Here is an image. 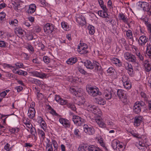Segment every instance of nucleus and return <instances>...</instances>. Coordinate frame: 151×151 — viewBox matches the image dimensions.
Wrapping results in <instances>:
<instances>
[{
	"label": "nucleus",
	"instance_id": "28",
	"mask_svg": "<svg viewBox=\"0 0 151 151\" xmlns=\"http://www.w3.org/2000/svg\"><path fill=\"white\" fill-rule=\"evenodd\" d=\"M151 6H150L148 3L145 2L143 7V10L144 11L149 12Z\"/></svg>",
	"mask_w": 151,
	"mask_h": 151
},
{
	"label": "nucleus",
	"instance_id": "21",
	"mask_svg": "<svg viewBox=\"0 0 151 151\" xmlns=\"http://www.w3.org/2000/svg\"><path fill=\"white\" fill-rule=\"evenodd\" d=\"M78 61V59L76 57L71 58L68 59L66 61L68 64L72 65L75 64Z\"/></svg>",
	"mask_w": 151,
	"mask_h": 151
},
{
	"label": "nucleus",
	"instance_id": "62",
	"mask_svg": "<svg viewBox=\"0 0 151 151\" xmlns=\"http://www.w3.org/2000/svg\"><path fill=\"white\" fill-rule=\"evenodd\" d=\"M23 24L27 27H29L30 26L29 21L27 20H24L23 21Z\"/></svg>",
	"mask_w": 151,
	"mask_h": 151
},
{
	"label": "nucleus",
	"instance_id": "23",
	"mask_svg": "<svg viewBox=\"0 0 151 151\" xmlns=\"http://www.w3.org/2000/svg\"><path fill=\"white\" fill-rule=\"evenodd\" d=\"M96 103L100 105H104L106 104V101L105 99L103 98L100 97L96 99Z\"/></svg>",
	"mask_w": 151,
	"mask_h": 151
},
{
	"label": "nucleus",
	"instance_id": "5",
	"mask_svg": "<svg viewBox=\"0 0 151 151\" xmlns=\"http://www.w3.org/2000/svg\"><path fill=\"white\" fill-rule=\"evenodd\" d=\"M117 94L121 101L123 102L127 101V96L126 95V92L122 89H118Z\"/></svg>",
	"mask_w": 151,
	"mask_h": 151
},
{
	"label": "nucleus",
	"instance_id": "26",
	"mask_svg": "<svg viewBox=\"0 0 151 151\" xmlns=\"http://www.w3.org/2000/svg\"><path fill=\"white\" fill-rule=\"evenodd\" d=\"M136 146L140 150H145L147 149V146L145 145L144 144H142L140 142L138 143H137L136 145Z\"/></svg>",
	"mask_w": 151,
	"mask_h": 151
},
{
	"label": "nucleus",
	"instance_id": "6",
	"mask_svg": "<svg viewBox=\"0 0 151 151\" xmlns=\"http://www.w3.org/2000/svg\"><path fill=\"white\" fill-rule=\"evenodd\" d=\"M72 120L75 124L78 126H81L83 124L84 119L78 116L74 115Z\"/></svg>",
	"mask_w": 151,
	"mask_h": 151
},
{
	"label": "nucleus",
	"instance_id": "15",
	"mask_svg": "<svg viewBox=\"0 0 151 151\" xmlns=\"http://www.w3.org/2000/svg\"><path fill=\"white\" fill-rule=\"evenodd\" d=\"M88 48L87 45H86L84 47H80L78 46V48L80 50H78L79 53L81 54H87L88 53V51L87 50Z\"/></svg>",
	"mask_w": 151,
	"mask_h": 151
},
{
	"label": "nucleus",
	"instance_id": "22",
	"mask_svg": "<svg viewBox=\"0 0 151 151\" xmlns=\"http://www.w3.org/2000/svg\"><path fill=\"white\" fill-rule=\"evenodd\" d=\"M36 6L35 4H31L29 5L27 10L28 13L32 14L35 11Z\"/></svg>",
	"mask_w": 151,
	"mask_h": 151
},
{
	"label": "nucleus",
	"instance_id": "4",
	"mask_svg": "<svg viewBox=\"0 0 151 151\" xmlns=\"http://www.w3.org/2000/svg\"><path fill=\"white\" fill-rule=\"evenodd\" d=\"M43 29L44 32L48 35L51 34L57 29L54 25L49 23L46 24L44 27Z\"/></svg>",
	"mask_w": 151,
	"mask_h": 151
},
{
	"label": "nucleus",
	"instance_id": "45",
	"mask_svg": "<svg viewBox=\"0 0 151 151\" xmlns=\"http://www.w3.org/2000/svg\"><path fill=\"white\" fill-rule=\"evenodd\" d=\"M70 125V123L68 120H65V122L63 125V126L66 128L69 127Z\"/></svg>",
	"mask_w": 151,
	"mask_h": 151
},
{
	"label": "nucleus",
	"instance_id": "1",
	"mask_svg": "<svg viewBox=\"0 0 151 151\" xmlns=\"http://www.w3.org/2000/svg\"><path fill=\"white\" fill-rule=\"evenodd\" d=\"M95 87H94L89 85H88L86 86V90L88 94L93 97L101 95V93L99 91V88Z\"/></svg>",
	"mask_w": 151,
	"mask_h": 151
},
{
	"label": "nucleus",
	"instance_id": "50",
	"mask_svg": "<svg viewBox=\"0 0 151 151\" xmlns=\"http://www.w3.org/2000/svg\"><path fill=\"white\" fill-rule=\"evenodd\" d=\"M20 7H21L20 4L18 3L16 5H15V6H13L14 9L17 11H18V10H20Z\"/></svg>",
	"mask_w": 151,
	"mask_h": 151
},
{
	"label": "nucleus",
	"instance_id": "34",
	"mask_svg": "<svg viewBox=\"0 0 151 151\" xmlns=\"http://www.w3.org/2000/svg\"><path fill=\"white\" fill-rule=\"evenodd\" d=\"M97 148L94 145H90L88 147V151H97Z\"/></svg>",
	"mask_w": 151,
	"mask_h": 151
},
{
	"label": "nucleus",
	"instance_id": "29",
	"mask_svg": "<svg viewBox=\"0 0 151 151\" xmlns=\"http://www.w3.org/2000/svg\"><path fill=\"white\" fill-rule=\"evenodd\" d=\"M123 83V86L124 88L127 89H130L132 87V84L130 81H127Z\"/></svg>",
	"mask_w": 151,
	"mask_h": 151
},
{
	"label": "nucleus",
	"instance_id": "61",
	"mask_svg": "<svg viewBox=\"0 0 151 151\" xmlns=\"http://www.w3.org/2000/svg\"><path fill=\"white\" fill-rule=\"evenodd\" d=\"M41 123V128L44 130H45V128H44V127H45L46 126V124L45 121H43V122H40Z\"/></svg>",
	"mask_w": 151,
	"mask_h": 151
},
{
	"label": "nucleus",
	"instance_id": "10",
	"mask_svg": "<svg viewBox=\"0 0 151 151\" xmlns=\"http://www.w3.org/2000/svg\"><path fill=\"white\" fill-rule=\"evenodd\" d=\"M125 68L128 70V73L131 76H133V69L132 65L129 64L128 63H126L125 65Z\"/></svg>",
	"mask_w": 151,
	"mask_h": 151
},
{
	"label": "nucleus",
	"instance_id": "12",
	"mask_svg": "<svg viewBox=\"0 0 151 151\" xmlns=\"http://www.w3.org/2000/svg\"><path fill=\"white\" fill-rule=\"evenodd\" d=\"M32 73V74L33 76L39 77L42 78L46 77V76L45 74L42 72H39L37 71H33Z\"/></svg>",
	"mask_w": 151,
	"mask_h": 151
},
{
	"label": "nucleus",
	"instance_id": "17",
	"mask_svg": "<svg viewBox=\"0 0 151 151\" xmlns=\"http://www.w3.org/2000/svg\"><path fill=\"white\" fill-rule=\"evenodd\" d=\"M35 109L29 108L28 115L29 118L32 119L35 116Z\"/></svg>",
	"mask_w": 151,
	"mask_h": 151
},
{
	"label": "nucleus",
	"instance_id": "33",
	"mask_svg": "<svg viewBox=\"0 0 151 151\" xmlns=\"http://www.w3.org/2000/svg\"><path fill=\"white\" fill-rule=\"evenodd\" d=\"M88 29L89 30V32L90 34L93 35L94 32V27L93 26L89 25L88 26Z\"/></svg>",
	"mask_w": 151,
	"mask_h": 151
},
{
	"label": "nucleus",
	"instance_id": "32",
	"mask_svg": "<svg viewBox=\"0 0 151 151\" xmlns=\"http://www.w3.org/2000/svg\"><path fill=\"white\" fill-rule=\"evenodd\" d=\"M98 2L101 7L103 10H104V11H106V10H107L106 6L104 5V2L102 0H98Z\"/></svg>",
	"mask_w": 151,
	"mask_h": 151
},
{
	"label": "nucleus",
	"instance_id": "64",
	"mask_svg": "<svg viewBox=\"0 0 151 151\" xmlns=\"http://www.w3.org/2000/svg\"><path fill=\"white\" fill-rule=\"evenodd\" d=\"M62 99L59 96L57 95H55V100L58 102H59L60 100H61V99Z\"/></svg>",
	"mask_w": 151,
	"mask_h": 151
},
{
	"label": "nucleus",
	"instance_id": "53",
	"mask_svg": "<svg viewBox=\"0 0 151 151\" xmlns=\"http://www.w3.org/2000/svg\"><path fill=\"white\" fill-rule=\"evenodd\" d=\"M141 95L142 97L144 98L145 101H147V95L144 93L142 92H141Z\"/></svg>",
	"mask_w": 151,
	"mask_h": 151
},
{
	"label": "nucleus",
	"instance_id": "58",
	"mask_svg": "<svg viewBox=\"0 0 151 151\" xmlns=\"http://www.w3.org/2000/svg\"><path fill=\"white\" fill-rule=\"evenodd\" d=\"M6 45V43L4 41H0V47H4Z\"/></svg>",
	"mask_w": 151,
	"mask_h": 151
},
{
	"label": "nucleus",
	"instance_id": "48",
	"mask_svg": "<svg viewBox=\"0 0 151 151\" xmlns=\"http://www.w3.org/2000/svg\"><path fill=\"white\" fill-rule=\"evenodd\" d=\"M15 65L16 66V69H18L19 68H22L23 66V64L22 63H17L15 64Z\"/></svg>",
	"mask_w": 151,
	"mask_h": 151
},
{
	"label": "nucleus",
	"instance_id": "42",
	"mask_svg": "<svg viewBox=\"0 0 151 151\" xmlns=\"http://www.w3.org/2000/svg\"><path fill=\"white\" fill-rule=\"evenodd\" d=\"M118 144V142L116 141H112L111 144V146L113 147V148L114 150H117V145Z\"/></svg>",
	"mask_w": 151,
	"mask_h": 151
},
{
	"label": "nucleus",
	"instance_id": "38",
	"mask_svg": "<svg viewBox=\"0 0 151 151\" xmlns=\"http://www.w3.org/2000/svg\"><path fill=\"white\" fill-rule=\"evenodd\" d=\"M107 71L109 75H112L114 73L115 69L113 67H111L108 69Z\"/></svg>",
	"mask_w": 151,
	"mask_h": 151
},
{
	"label": "nucleus",
	"instance_id": "31",
	"mask_svg": "<svg viewBox=\"0 0 151 151\" xmlns=\"http://www.w3.org/2000/svg\"><path fill=\"white\" fill-rule=\"evenodd\" d=\"M67 106L73 111H76V109L74 104L72 103L67 104Z\"/></svg>",
	"mask_w": 151,
	"mask_h": 151
},
{
	"label": "nucleus",
	"instance_id": "7",
	"mask_svg": "<svg viewBox=\"0 0 151 151\" xmlns=\"http://www.w3.org/2000/svg\"><path fill=\"white\" fill-rule=\"evenodd\" d=\"M124 57L129 61L133 63L136 62V58L135 56L129 52H126L124 54Z\"/></svg>",
	"mask_w": 151,
	"mask_h": 151
},
{
	"label": "nucleus",
	"instance_id": "9",
	"mask_svg": "<svg viewBox=\"0 0 151 151\" xmlns=\"http://www.w3.org/2000/svg\"><path fill=\"white\" fill-rule=\"evenodd\" d=\"M76 21L80 24L84 25L86 23L85 17L81 15L77 14L76 16Z\"/></svg>",
	"mask_w": 151,
	"mask_h": 151
},
{
	"label": "nucleus",
	"instance_id": "46",
	"mask_svg": "<svg viewBox=\"0 0 151 151\" xmlns=\"http://www.w3.org/2000/svg\"><path fill=\"white\" fill-rule=\"evenodd\" d=\"M18 21L17 19H15L13 21L12 20L9 22V23L10 24H12V25L16 26L17 24Z\"/></svg>",
	"mask_w": 151,
	"mask_h": 151
},
{
	"label": "nucleus",
	"instance_id": "25",
	"mask_svg": "<svg viewBox=\"0 0 151 151\" xmlns=\"http://www.w3.org/2000/svg\"><path fill=\"white\" fill-rule=\"evenodd\" d=\"M96 122L99 125V126L101 127H106V124L102 121L100 117L98 118L95 119Z\"/></svg>",
	"mask_w": 151,
	"mask_h": 151
},
{
	"label": "nucleus",
	"instance_id": "19",
	"mask_svg": "<svg viewBox=\"0 0 151 151\" xmlns=\"http://www.w3.org/2000/svg\"><path fill=\"white\" fill-rule=\"evenodd\" d=\"M113 91H109L108 90H106L104 92V95L106 99H110L112 97V94Z\"/></svg>",
	"mask_w": 151,
	"mask_h": 151
},
{
	"label": "nucleus",
	"instance_id": "35",
	"mask_svg": "<svg viewBox=\"0 0 151 151\" xmlns=\"http://www.w3.org/2000/svg\"><path fill=\"white\" fill-rule=\"evenodd\" d=\"M146 53L148 55L150 56L151 55V45L147 44Z\"/></svg>",
	"mask_w": 151,
	"mask_h": 151
},
{
	"label": "nucleus",
	"instance_id": "57",
	"mask_svg": "<svg viewBox=\"0 0 151 151\" xmlns=\"http://www.w3.org/2000/svg\"><path fill=\"white\" fill-rule=\"evenodd\" d=\"M60 104L62 105H64L66 104H67V100L61 99V100H60Z\"/></svg>",
	"mask_w": 151,
	"mask_h": 151
},
{
	"label": "nucleus",
	"instance_id": "55",
	"mask_svg": "<svg viewBox=\"0 0 151 151\" xmlns=\"http://www.w3.org/2000/svg\"><path fill=\"white\" fill-rule=\"evenodd\" d=\"M146 70L147 72H149L151 70V65L149 63L147 64L146 66Z\"/></svg>",
	"mask_w": 151,
	"mask_h": 151
},
{
	"label": "nucleus",
	"instance_id": "18",
	"mask_svg": "<svg viewBox=\"0 0 151 151\" xmlns=\"http://www.w3.org/2000/svg\"><path fill=\"white\" fill-rule=\"evenodd\" d=\"M139 40L142 42L139 43V44L142 45H144L145 43L148 41V38L145 36H142L139 38Z\"/></svg>",
	"mask_w": 151,
	"mask_h": 151
},
{
	"label": "nucleus",
	"instance_id": "11",
	"mask_svg": "<svg viewBox=\"0 0 151 151\" xmlns=\"http://www.w3.org/2000/svg\"><path fill=\"white\" fill-rule=\"evenodd\" d=\"M93 63V68L94 67L95 69L94 71L96 72H100L101 73L102 72V69L100 64L97 62L94 61Z\"/></svg>",
	"mask_w": 151,
	"mask_h": 151
},
{
	"label": "nucleus",
	"instance_id": "52",
	"mask_svg": "<svg viewBox=\"0 0 151 151\" xmlns=\"http://www.w3.org/2000/svg\"><path fill=\"white\" fill-rule=\"evenodd\" d=\"M50 113L53 116H59V115L56 112V111L53 109H52V110L50 111Z\"/></svg>",
	"mask_w": 151,
	"mask_h": 151
},
{
	"label": "nucleus",
	"instance_id": "39",
	"mask_svg": "<svg viewBox=\"0 0 151 151\" xmlns=\"http://www.w3.org/2000/svg\"><path fill=\"white\" fill-rule=\"evenodd\" d=\"M78 71L82 74L85 75H88V73L83 69L81 66H78Z\"/></svg>",
	"mask_w": 151,
	"mask_h": 151
},
{
	"label": "nucleus",
	"instance_id": "47",
	"mask_svg": "<svg viewBox=\"0 0 151 151\" xmlns=\"http://www.w3.org/2000/svg\"><path fill=\"white\" fill-rule=\"evenodd\" d=\"M38 133L39 135H40L41 137L44 138L45 136V134L44 132L41 130L38 129Z\"/></svg>",
	"mask_w": 151,
	"mask_h": 151
},
{
	"label": "nucleus",
	"instance_id": "14",
	"mask_svg": "<svg viewBox=\"0 0 151 151\" xmlns=\"http://www.w3.org/2000/svg\"><path fill=\"white\" fill-rule=\"evenodd\" d=\"M84 65L87 69L92 70L93 68V63L89 60H87L84 62Z\"/></svg>",
	"mask_w": 151,
	"mask_h": 151
},
{
	"label": "nucleus",
	"instance_id": "43",
	"mask_svg": "<svg viewBox=\"0 0 151 151\" xmlns=\"http://www.w3.org/2000/svg\"><path fill=\"white\" fill-rule=\"evenodd\" d=\"M122 81L123 83L130 81L129 80V78L127 76L125 75H124L122 77Z\"/></svg>",
	"mask_w": 151,
	"mask_h": 151
},
{
	"label": "nucleus",
	"instance_id": "3",
	"mask_svg": "<svg viewBox=\"0 0 151 151\" xmlns=\"http://www.w3.org/2000/svg\"><path fill=\"white\" fill-rule=\"evenodd\" d=\"M86 109L88 111H91L96 115L98 118L101 117V111L96 106L92 105H88L87 106Z\"/></svg>",
	"mask_w": 151,
	"mask_h": 151
},
{
	"label": "nucleus",
	"instance_id": "30",
	"mask_svg": "<svg viewBox=\"0 0 151 151\" xmlns=\"http://www.w3.org/2000/svg\"><path fill=\"white\" fill-rule=\"evenodd\" d=\"M24 30L21 27H16L15 29V32L16 33H17L19 34L22 35L23 34Z\"/></svg>",
	"mask_w": 151,
	"mask_h": 151
},
{
	"label": "nucleus",
	"instance_id": "63",
	"mask_svg": "<svg viewBox=\"0 0 151 151\" xmlns=\"http://www.w3.org/2000/svg\"><path fill=\"white\" fill-rule=\"evenodd\" d=\"M27 48L28 49L32 52H34V49L33 47L30 45H28L27 46Z\"/></svg>",
	"mask_w": 151,
	"mask_h": 151
},
{
	"label": "nucleus",
	"instance_id": "36",
	"mask_svg": "<svg viewBox=\"0 0 151 151\" xmlns=\"http://www.w3.org/2000/svg\"><path fill=\"white\" fill-rule=\"evenodd\" d=\"M6 14L5 12H1L0 13V22L4 21L6 20Z\"/></svg>",
	"mask_w": 151,
	"mask_h": 151
},
{
	"label": "nucleus",
	"instance_id": "49",
	"mask_svg": "<svg viewBox=\"0 0 151 151\" xmlns=\"http://www.w3.org/2000/svg\"><path fill=\"white\" fill-rule=\"evenodd\" d=\"M49 148L47 151H52L53 148L52 144H47V145L46 148Z\"/></svg>",
	"mask_w": 151,
	"mask_h": 151
},
{
	"label": "nucleus",
	"instance_id": "27",
	"mask_svg": "<svg viewBox=\"0 0 151 151\" xmlns=\"http://www.w3.org/2000/svg\"><path fill=\"white\" fill-rule=\"evenodd\" d=\"M61 25L63 28L66 31L69 30L70 29V27L68 23L65 22L61 23Z\"/></svg>",
	"mask_w": 151,
	"mask_h": 151
},
{
	"label": "nucleus",
	"instance_id": "41",
	"mask_svg": "<svg viewBox=\"0 0 151 151\" xmlns=\"http://www.w3.org/2000/svg\"><path fill=\"white\" fill-rule=\"evenodd\" d=\"M32 83L36 84L39 86H40L42 84L40 80L35 78H34L32 81Z\"/></svg>",
	"mask_w": 151,
	"mask_h": 151
},
{
	"label": "nucleus",
	"instance_id": "8",
	"mask_svg": "<svg viewBox=\"0 0 151 151\" xmlns=\"http://www.w3.org/2000/svg\"><path fill=\"white\" fill-rule=\"evenodd\" d=\"M83 129L85 133L89 135H93L95 133L94 129L92 127H89L86 124L84 125Z\"/></svg>",
	"mask_w": 151,
	"mask_h": 151
},
{
	"label": "nucleus",
	"instance_id": "56",
	"mask_svg": "<svg viewBox=\"0 0 151 151\" xmlns=\"http://www.w3.org/2000/svg\"><path fill=\"white\" fill-rule=\"evenodd\" d=\"M11 130V132L13 133H17L19 131V129L18 128H12Z\"/></svg>",
	"mask_w": 151,
	"mask_h": 151
},
{
	"label": "nucleus",
	"instance_id": "37",
	"mask_svg": "<svg viewBox=\"0 0 151 151\" xmlns=\"http://www.w3.org/2000/svg\"><path fill=\"white\" fill-rule=\"evenodd\" d=\"M145 24L146 25L148 30L150 33H151V24L148 21H144Z\"/></svg>",
	"mask_w": 151,
	"mask_h": 151
},
{
	"label": "nucleus",
	"instance_id": "16",
	"mask_svg": "<svg viewBox=\"0 0 151 151\" xmlns=\"http://www.w3.org/2000/svg\"><path fill=\"white\" fill-rule=\"evenodd\" d=\"M119 17L120 19L122 20L125 24H127L129 26V24L128 22V19L122 13H119Z\"/></svg>",
	"mask_w": 151,
	"mask_h": 151
},
{
	"label": "nucleus",
	"instance_id": "54",
	"mask_svg": "<svg viewBox=\"0 0 151 151\" xmlns=\"http://www.w3.org/2000/svg\"><path fill=\"white\" fill-rule=\"evenodd\" d=\"M68 120V119L60 118L59 119V121L63 125L64 124V123H65V120Z\"/></svg>",
	"mask_w": 151,
	"mask_h": 151
},
{
	"label": "nucleus",
	"instance_id": "2",
	"mask_svg": "<svg viewBox=\"0 0 151 151\" xmlns=\"http://www.w3.org/2000/svg\"><path fill=\"white\" fill-rule=\"evenodd\" d=\"M145 103L143 101H137L134 103L133 109V112L137 114H139L141 111V109L145 108Z\"/></svg>",
	"mask_w": 151,
	"mask_h": 151
},
{
	"label": "nucleus",
	"instance_id": "60",
	"mask_svg": "<svg viewBox=\"0 0 151 151\" xmlns=\"http://www.w3.org/2000/svg\"><path fill=\"white\" fill-rule=\"evenodd\" d=\"M27 72L22 70H19V75H23V76H25L27 75Z\"/></svg>",
	"mask_w": 151,
	"mask_h": 151
},
{
	"label": "nucleus",
	"instance_id": "40",
	"mask_svg": "<svg viewBox=\"0 0 151 151\" xmlns=\"http://www.w3.org/2000/svg\"><path fill=\"white\" fill-rule=\"evenodd\" d=\"M127 36L130 39H132V33L131 30L128 29L126 31Z\"/></svg>",
	"mask_w": 151,
	"mask_h": 151
},
{
	"label": "nucleus",
	"instance_id": "59",
	"mask_svg": "<svg viewBox=\"0 0 151 151\" xmlns=\"http://www.w3.org/2000/svg\"><path fill=\"white\" fill-rule=\"evenodd\" d=\"M70 91L72 92H75V95L77 94L79 96H80L79 94H78L79 92L78 91H76L74 88H70Z\"/></svg>",
	"mask_w": 151,
	"mask_h": 151
},
{
	"label": "nucleus",
	"instance_id": "13",
	"mask_svg": "<svg viewBox=\"0 0 151 151\" xmlns=\"http://www.w3.org/2000/svg\"><path fill=\"white\" fill-rule=\"evenodd\" d=\"M143 118L142 116H138L135 117L134 122V124L136 126L139 125L140 123L142 121Z\"/></svg>",
	"mask_w": 151,
	"mask_h": 151
},
{
	"label": "nucleus",
	"instance_id": "24",
	"mask_svg": "<svg viewBox=\"0 0 151 151\" xmlns=\"http://www.w3.org/2000/svg\"><path fill=\"white\" fill-rule=\"evenodd\" d=\"M112 62L113 64H115L118 67H120L122 66V62L119 59L117 58H113L112 59Z\"/></svg>",
	"mask_w": 151,
	"mask_h": 151
},
{
	"label": "nucleus",
	"instance_id": "51",
	"mask_svg": "<svg viewBox=\"0 0 151 151\" xmlns=\"http://www.w3.org/2000/svg\"><path fill=\"white\" fill-rule=\"evenodd\" d=\"M79 132L80 131L78 129H76L74 131V134L76 135V137H79L80 136L79 134Z\"/></svg>",
	"mask_w": 151,
	"mask_h": 151
},
{
	"label": "nucleus",
	"instance_id": "44",
	"mask_svg": "<svg viewBox=\"0 0 151 151\" xmlns=\"http://www.w3.org/2000/svg\"><path fill=\"white\" fill-rule=\"evenodd\" d=\"M43 59L44 62L47 64L49 63L50 61V58L47 56H44Z\"/></svg>",
	"mask_w": 151,
	"mask_h": 151
},
{
	"label": "nucleus",
	"instance_id": "20",
	"mask_svg": "<svg viewBox=\"0 0 151 151\" xmlns=\"http://www.w3.org/2000/svg\"><path fill=\"white\" fill-rule=\"evenodd\" d=\"M107 10H106V11H104L103 10V11L102 10L99 11L98 12V15L101 17L103 18H108V16L109 15L107 13Z\"/></svg>",
	"mask_w": 151,
	"mask_h": 151
}]
</instances>
